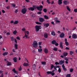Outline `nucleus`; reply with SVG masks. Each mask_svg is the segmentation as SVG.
Listing matches in <instances>:
<instances>
[{
	"mask_svg": "<svg viewBox=\"0 0 77 77\" xmlns=\"http://www.w3.org/2000/svg\"><path fill=\"white\" fill-rule=\"evenodd\" d=\"M68 54L67 52H64L63 54V55L64 57H66L68 55Z\"/></svg>",
	"mask_w": 77,
	"mask_h": 77,
	"instance_id": "22",
	"label": "nucleus"
},
{
	"mask_svg": "<svg viewBox=\"0 0 77 77\" xmlns=\"http://www.w3.org/2000/svg\"><path fill=\"white\" fill-rule=\"evenodd\" d=\"M6 8H7V9H9L10 8V6H8L6 7Z\"/></svg>",
	"mask_w": 77,
	"mask_h": 77,
	"instance_id": "61",
	"label": "nucleus"
},
{
	"mask_svg": "<svg viewBox=\"0 0 77 77\" xmlns=\"http://www.w3.org/2000/svg\"><path fill=\"white\" fill-rule=\"evenodd\" d=\"M29 66V64L28 63H23V66Z\"/></svg>",
	"mask_w": 77,
	"mask_h": 77,
	"instance_id": "21",
	"label": "nucleus"
},
{
	"mask_svg": "<svg viewBox=\"0 0 77 77\" xmlns=\"http://www.w3.org/2000/svg\"><path fill=\"white\" fill-rule=\"evenodd\" d=\"M28 9L29 11H34V8L33 7H29L28 8Z\"/></svg>",
	"mask_w": 77,
	"mask_h": 77,
	"instance_id": "17",
	"label": "nucleus"
},
{
	"mask_svg": "<svg viewBox=\"0 0 77 77\" xmlns=\"http://www.w3.org/2000/svg\"><path fill=\"white\" fill-rule=\"evenodd\" d=\"M44 37L46 38H47L48 37V34L46 32H45L44 34Z\"/></svg>",
	"mask_w": 77,
	"mask_h": 77,
	"instance_id": "7",
	"label": "nucleus"
},
{
	"mask_svg": "<svg viewBox=\"0 0 77 77\" xmlns=\"http://www.w3.org/2000/svg\"><path fill=\"white\" fill-rule=\"evenodd\" d=\"M36 65L35 64H34L32 65V68L34 70H35L36 69Z\"/></svg>",
	"mask_w": 77,
	"mask_h": 77,
	"instance_id": "24",
	"label": "nucleus"
},
{
	"mask_svg": "<svg viewBox=\"0 0 77 77\" xmlns=\"http://www.w3.org/2000/svg\"><path fill=\"white\" fill-rule=\"evenodd\" d=\"M16 39L19 40H20V38L19 36H17L16 38Z\"/></svg>",
	"mask_w": 77,
	"mask_h": 77,
	"instance_id": "53",
	"label": "nucleus"
},
{
	"mask_svg": "<svg viewBox=\"0 0 77 77\" xmlns=\"http://www.w3.org/2000/svg\"><path fill=\"white\" fill-rule=\"evenodd\" d=\"M49 24L48 23H47L44 25V26H45L46 27H48L49 26Z\"/></svg>",
	"mask_w": 77,
	"mask_h": 77,
	"instance_id": "27",
	"label": "nucleus"
},
{
	"mask_svg": "<svg viewBox=\"0 0 77 77\" xmlns=\"http://www.w3.org/2000/svg\"><path fill=\"white\" fill-rule=\"evenodd\" d=\"M43 11L45 13H47V10L46 8H44L43 9Z\"/></svg>",
	"mask_w": 77,
	"mask_h": 77,
	"instance_id": "32",
	"label": "nucleus"
},
{
	"mask_svg": "<svg viewBox=\"0 0 77 77\" xmlns=\"http://www.w3.org/2000/svg\"><path fill=\"white\" fill-rule=\"evenodd\" d=\"M11 38L12 41H14V37H11Z\"/></svg>",
	"mask_w": 77,
	"mask_h": 77,
	"instance_id": "47",
	"label": "nucleus"
},
{
	"mask_svg": "<svg viewBox=\"0 0 77 77\" xmlns=\"http://www.w3.org/2000/svg\"><path fill=\"white\" fill-rule=\"evenodd\" d=\"M66 77H71L70 74H67L66 76Z\"/></svg>",
	"mask_w": 77,
	"mask_h": 77,
	"instance_id": "39",
	"label": "nucleus"
},
{
	"mask_svg": "<svg viewBox=\"0 0 77 77\" xmlns=\"http://www.w3.org/2000/svg\"><path fill=\"white\" fill-rule=\"evenodd\" d=\"M41 63L42 65H45L46 64V62L45 61L42 62Z\"/></svg>",
	"mask_w": 77,
	"mask_h": 77,
	"instance_id": "40",
	"label": "nucleus"
},
{
	"mask_svg": "<svg viewBox=\"0 0 77 77\" xmlns=\"http://www.w3.org/2000/svg\"><path fill=\"white\" fill-rule=\"evenodd\" d=\"M63 3L64 5H66L69 4V2L68 0H64L63 2Z\"/></svg>",
	"mask_w": 77,
	"mask_h": 77,
	"instance_id": "4",
	"label": "nucleus"
},
{
	"mask_svg": "<svg viewBox=\"0 0 77 77\" xmlns=\"http://www.w3.org/2000/svg\"><path fill=\"white\" fill-rule=\"evenodd\" d=\"M44 18L45 19L48 20L49 19V17L46 15H45L44 16Z\"/></svg>",
	"mask_w": 77,
	"mask_h": 77,
	"instance_id": "26",
	"label": "nucleus"
},
{
	"mask_svg": "<svg viewBox=\"0 0 77 77\" xmlns=\"http://www.w3.org/2000/svg\"><path fill=\"white\" fill-rule=\"evenodd\" d=\"M39 20L40 22L42 23L45 21L44 18L42 17H39Z\"/></svg>",
	"mask_w": 77,
	"mask_h": 77,
	"instance_id": "6",
	"label": "nucleus"
},
{
	"mask_svg": "<svg viewBox=\"0 0 77 77\" xmlns=\"http://www.w3.org/2000/svg\"><path fill=\"white\" fill-rule=\"evenodd\" d=\"M22 30L23 31H26V29L25 28H22Z\"/></svg>",
	"mask_w": 77,
	"mask_h": 77,
	"instance_id": "63",
	"label": "nucleus"
},
{
	"mask_svg": "<svg viewBox=\"0 0 77 77\" xmlns=\"http://www.w3.org/2000/svg\"><path fill=\"white\" fill-rule=\"evenodd\" d=\"M65 36V34L64 33H61L60 35V37L61 38H63Z\"/></svg>",
	"mask_w": 77,
	"mask_h": 77,
	"instance_id": "14",
	"label": "nucleus"
},
{
	"mask_svg": "<svg viewBox=\"0 0 77 77\" xmlns=\"http://www.w3.org/2000/svg\"><path fill=\"white\" fill-rule=\"evenodd\" d=\"M74 12H75V13H77V9H74Z\"/></svg>",
	"mask_w": 77,
	"mask_h": 77,
	"instance_id": "62",
	"label": "nucleus"
},
{
	"mask_svg": "<svg viewBox=\"0 0 77 77\" xmlns=\"http://www.w3.org/2000/svg\"><path fill=\"white\" fill-rule=\"evenodd\" d=\"M18 9H17L15 11V13H17L18 12Z\"/></svg>",
	"mask_w": 77,
	"mask_h": 77,
	"instance_id": "57",
	"label": "nucleus"
},
{
	"mask_svg": "<svg viewBox=\"0 0 77 77\" xmlns=\"http://www.w3.org/2000/svg\"><path fill=\"white\" fill-rule=\"evenodd\" d=\"M13 33L14 35H15L17 33V32L16 30H14L13 32Z\"/></svg>",
	"mask_w": 77,
	"mask_h": 77,
	"instance_id": "38",
	"label": "nucleus"
},
{
	"mask_svg": "<svg viewBox=\"0 0 77 77\" xmlns=\"http://www.w3.org/2000/svg\"><path fill=\"white\" fill-rule=\"evenodd\" d=\"M61 70L60 68L59 67V69H58V72H61Z\"/></svg>",
	"mask_w": 77,
	"mask_h": 77,
	"instance_id": "44",
	"label": "nucleus"
},
{
	"mask_svg": "<svg viewBox=\"0 0 77 77\" xmlns=\"http://www.w3.org/2000/svg\"><path fill=\"white\" fill-rule=\"evenodd\" d=\"M55 45L56 46H58L59 45V44L58 43H57V42L55 44Z\"/></svg>",
	"mask_w": 77,
	"mask_h": 77,
	"instance_id": "55",
	"label": "nucleus"
},
{
	"mask_svg": "<svg viewBox=\"0 0 77 77\" xmlns=\"http://www.w3.org/2000/svg\"><path fill=\"white\" fill-rule=\"evenodd\" d=\"M65 43L66 45V46H68L69 45V44L68 42H65Z\"/></svg>",
	"mask_w": 77,
	"mask_h": 77,
	"instance_id": "41",
	"label": "nucleus"
},
{
	"mask_svg": "<svg viewBox=\"0 0 77 77\" xmlns=\"http://www.w3.org/2000/svg\"><path fill=\"white\" fill-rule=\"evenodd\" d=\"M54 20L56 21V20H58V18L57 17H55L54 18Z\"/></svg>",
	"mask_w": 77,
	"mask_h": 77,
	"instance_id": "60",
	"label": "nucleus"
},
{
	"mask_svg": "<svg viewBox=\"0 0 77 77\" xmlns=\"http://www.w3.org/2000/svg\"><path fill=\"white\" fill-rule=\"evenodd\" d=\"M72 38L73 39L77 38V34H73L72 36Z\"/></svg>",
	"mask_w": 77,
	"mask_h": 77,
	"instance_id": "9",
	"label": "nucleus"
},
{
	"mask_svg": "<svg viewBox=\"0 0 77 77\" xmlns=\"http://www.w3.org/2000/svg\"><path fill=\"white\" fill-rule=\"evenodd\" d=\"M51 75L52 76H53L55 75V73L54 72H51Z\"/></svg>",
	"mask_w": 77,
	"mask_h": 77,
	"instance_id": "45",
	"label": "nucleus"
},
{
	"mask_svg": "<svg viewBox=\"0 0 77 77\" xmlns=\"http://www.w3.org/2000/svg\"><path fill=\"white\" fill-rule=\"evenodd\" d=\"M62 1L63 0H58V4L59 5H60L62 4Z\"/></svg>",
	"mask_w": 77,
	"mask_h": 77,
	"instance_id": "20",
	"label": "nucleus"
},
{
	"mask_svg": "<svg viewBox=\"0 0 77 77\" xmlns=\"http://www.w3.org/2000/svg\"><path fill=\"white\" fill-rule=\"evenodd\" d=\"M27 11V9L26 8H23L21 10V12L23 14H25Z\"/></svg>",
	"mask_w": 77,
	"mask_h": 77,
	"instance_id": "2",
	"label": "nucleus"
},
{
	"mask_svg": "<svg viewBox=\"0 0 77 77\" xmlns=\"http://www.w3.org/2000/svg\"><path fill=\"white\" fill-rule=\"evenodd\" d=\"M64 59H65V60L66 61H68V59H67V57H65L64 58Z\"/></svg>",
	"mask_w": 77,
	"mask_h": 77,
	"instance_id": "52",
	"label": "nucleus"
},
{
	"mask_svg": "<svg viewBox=\"0 0 77 77\" xmlns=\"http://www.w3.org/2000/svg\"><path fill=\"white\" fill-rule=\"evenodd\" d=\"M8 54V52H5L2 54V55L5 56L7 55Z\"/></svg>",
	"mask_w": 77,
	"mask_h": 77,
	"instance_id": "30",
	"label": "nucleus"
},
{
	"mask_svg": "<svg viewBox=\"0 0 77 77\" xmlns=\"http://www.w3.org/2000/svg\"><path fill=\"white\" fill-rule=\"evenodd\" d=\"M38 10L40 11H41L42 10V8H43V6L42 5H40L39 6H38Z\"/></svg>",
	"mask_w": 77,
	"mask_h": 77,
	"instance_id": "5",
	"label": "nucleus"
},
{
	"mask_svg": "<svg viewBox=\"0 0 77 77\" xmlns=\"http://www.w3.org/2000/svg\"><path fill=\"white\" fill-rule=\"evenodd\" d=\"M19 21L18 20H16L14 22V24H18Z\"/></svg>",
	"mask_w": 77,
	"mask_h": 77,
	"instance_id": "29",
	"label": "nucleus"
},
{
	"mask_svg": "<svg viewBox=\"0 0 77 77\" xmlns=\"http://www.w3.org/2000/svg\"><path fill=\"white\" fill-rule=\"evenodd\" d=\"M35 31L36 32H38L42 29L41 26L38 25H36L35 27Z\"/></svg>",
	"mask_w": 77,
	"mask_h": 77,
	"instance_id": "1",
	"label": "nucleus"
},
{
	"mask_svg": "<svg viewBox=\"0 0 77 77\" xmlns=\"http://www.w3.org/2000/svg\"><path fill=\"white\" fill-rule=\"evenodd\" d=\"M54 65L52 64H51V69H52L54 67Z\"/></svg>",
	"mask_w": 77,
	"mask_h": 77,
	"instance_id": "36",
	"label": "nucleus"
},
{
	"mask_svg": "<svg viewBox=\"0 0 77 77\" xmlns=\"http://www.w3.org/2000/svg\"><path fill=\"white\" fill-rule=\"evenodd\" d=\"M60 48L61 49H63V43L62 42H60Z\"/></svg>",
	"mask_w": 77,
	"mask_h": 77,
	"instance_id": "10",
	"label": "nucleus"
},
{
	"mask_svg": "<svg viewBox=\"0 0 77 77\" xmlns=\"http://www.w3.org/2000/svg\"><path fill=\"white\" fill-rule=\"evenodd\" d=\"M66 9L69 12H71V9L69 8V6H66Z\"/></svg>",
	"mask_w": 77,
	"mask_h": 77,
	"instance_id": "28",
	"label": "nucleus"
},
{
	"mask_svg": "<svg viewBox=\"0 0 77 77\" xmlns=\"http://www.w3.org/2000/svg\"><path fill=\"white\" fill-rule=\"evenodd\" d=\"M44 52L45 54H48V49L45 48L44 50Z\"/></svg>",
	"mask_w": 77,
	"mask_h": 77,
	"instance_id": "11",
	"label": "nucleus"
},
{
	"mask_svg": "<svg viewBox=\"0 0 77 77\" xmlns=\"http://www.w3.org/2000/svg\"><path fill=\"white\" fill-rule=\"evenodd\" d=\"M26 34L27 35H28L29 34V32L28 31H27L26 32Z\"/></svg>",
	"mask_w": 77,
	"mask_h": 77,
	"instance_id": "59",
	"label": "nucleus"
},
{
	"mask_svg": "<svg viewBox=\"0 0 77 77\" xmlns=\"http://www.w3.org/2000/svg\"><path fill=\"white\" fill-rule=\"evenodd\" d=\"M69 54L70 55H72L74 54V52L73 51H70L69 52Z\"/></svg>",
	"mask_w": 77,
	"mask_h": 77,
	"instance_id": "37",
	"label": "nucleus"
},
{
	"mask_svg": "<svg viewBox=\"0 0 77 77\" xmlns=\"http://www.w3.org/2000/svg\"><path fill=\"white\" fill-rule=\"evenodd\" d=\"M59 63H60V65H62L63 64H64L65 63V60H61L60 61Z\"/></svg>",
	"mask_w": 77,
	"mask_h": 77,
	"instance_id": "19",
	"label": "nucleus"
},
{
	"mask_svg": "<svg viewBox=\"0 0 77 77\" xmlns=\"http://www.w3.org/2000/svg\"><path fill=\"white\" fill-rule=\"evenodd\" d=\"M22 68L21 67V66H20L19 68V71H21L22 70Z\"/></svg>",
	"mask_w": 77,
	"mask_h": 77,
	"instance_id": "46",
	"label": "nucleus"
},
{
	"mask_svg": "<svg viewBox=\"0 0 77 77\" xmlns=\"http://www.w3.org/2000/svg\"><path fill=\"white\" fill-rule=\"evenodd\" d=\"M51 24H52L53 25H54L55 24L54 21H51Z\"/></svg>",
	"mask_w": 77,
	"mask_h": 77,
	"instance_id": "58",
	"label": "nucleus"
},
{
	"mask_svg": "<svg viewBox=\"0 0 77 77\" xmlns=\"http://www.w3.org/2000/svg\"><path fill=\"white\" fill-rule=\"evenodd\" d=\"M12 71L14 72V73H15L16 74H18L17 71H16L15 68H13V69H12Z\"/></svg>",
	"mask_w": 77,
	"mask_h": 77,
	"instance_id": "16",
	"label": "nucleus"
},
{
	"mask_svg": "<svg viewBox=\"0 0 77 77\" xmlns=\"http://www.w3.org/2000/svg\"><path fill=\"white\" fill-rule=\"evenodd\" d=\"M17 46H18V45L17 44H14V47H15V49H18Z\"/></svg>",
	"mask_w": 77,
	"mask_h": 77,
	"instance_id": "31",
	"label": "nucleus"
},
{
	"mask_svg": "<svg viewBox=\"0 0 77 77\" xmlns=\"http://www.w3.org/2000/svg\"><path fill=\"white\" fill-rule=\"evenodd\" d=\"M65 50H69V48H68L67 47H66L65 48Z\"/></svg>",
	"mask_w": 77,
	"mask_h": 77,
	"instance_id": "56",
	"label": "nucleus"
},
{
	"mask_svg": "<svg viewBox=\"0 0 77 77\" xmlns=\"http://www.w3.org/2000/svg\"><path fill=\"white\" fill-rule=\"evenodd\" d=\"M13 60L15 63H16L17 62V58L16 57H15L13 58Z\"/></svg>",
	"mask_w": 77,
	"mask_h": 77,
	"instance_id": "18",
	"label": "nucleus"
},
{
	"mask_svg": "<svg viewBox=\"0 0 77 77\" xmlns=\"http://www.w3.org/2000/svg\"><path fill=\"white\" fill-rule=\"evenodd\" d=\"M62 67L63 68V70L65 71H67V69L66 68H65V66L64 64H63L62 65Z\"/></svg>",
	"mask_w": 77,
	"mask_h": 77,
	"instance_id": "13",
	"label": "nucleus"
},
{
	"mask_svg": "<svg viewBox=\"0 0 77 77\" xmlns=\"http://www.w3.org/2000/svg\"><path fill=\"white\" fill-rule=\"evenodd\" d=\"M42 42H39L38 43V46H41L42 45Z\"/></svg>",
	"mask_w": 77,
	"mask_h": 77,
	"instance_id": "48",
	"label": "nucleus"
},
{
	"mask_svg": "<svg viewBox=\"0 0 77 77\" xmlns=\"http://www.w3.org/2000/svg\"><path fill=\"white\" fill-rule=\"evenodd\" d=\"M7 65V66H11L12 63L11 62L9 61L8 62Z\"/></svg>",
	"mask_w": 77,
	"mask_h": 77,
	"instance_id": "23",
	"label": "nucleus"
},
{
	"mask_svg": "<svg viewBox=\"0 0 77 77\" xmlns=\"http://www.w3.org/2000/svg\"><path fill=\"white\" fill-rule=\"evenodd\" d=\"M35 17V14H32L31 15L32 17Z\"/></svg>",
	"mask_w": 77,
	"mask_h": 77,
	"instance_id": "42",
	"label": "nucleus"
},
{
	"mask_svg": "<svg viewBox=\"0 0 77 77\" xmlns=\"http://www.w3.org/2000/svg\"><path fill=\"white\" fill-rule=\"evenodd\" d=\"M47 2L48 4H50V2L49 1V0H47L46 1Z\"/></svg>",
	"mask_w": 77,
	"mask_h": 77,
	"instance_id": "50",
	"label": "nucleus"
},
{
	"mask_svg": "<svg viewBox=\"0 0 77 77\" xmlns=\"http://www.w3.org/2000/svg\"><path fill=\"white\" fill-rule=\"evenodd\" d=\"M55 65H57L60 64V63L58 62H56L55 63Z\"/></svg>",
	"mask_w": 77,
	"mask_h": 77,
	"instance_id": "49",
	"label": "nucleus"
},
{
	"mask_svg": "<svg viewBox=\"0 0 77 77\" xmlns=\"http://www.w3.org/2000/svg\"><path fill=\"white\" fill-rule=\"evenodd\" d=\"M46 73L48 74H51V71H48L46 72Z\"/></svg>",
	"mask_w": 77,
	"mask_h": 77,
	"instance_id": "35",
	"label": "nucleus"
},
{
	"mask_svg": "<svg viewBox=\"0 0 77 77\" xmlns=\"http://www.w3.org/2000/svg\"><path fill=\"white\" fill-rule=\"evenodd\" d=\"M38 51L39 52H41L42 51V48L38 49Z\"/></svg>",
	"mask_w": 77,
	"mask_h": 77,
	"instance_id": "33",
	"label": "nucleus"
},
{
	"mask_svg": "<svg viewBox=\"0 0 77 77\" xmlns=\"http://www.w3.org/2000/svg\"><path fill=\"white\" fill-rule=\"evenodd\" d=\"M11 5L14 7V8L16 6L15 4H14V3L12 4Z\"/></svg>",
	"mask_w": 77,
	"mask_h": 77,
	"instance_id": "54",
	"label": "nucleus"
},
{
	"mask_svg": "<svg viewBox=\"0 0 77 77\" xmlns=\"http://www.w3.org/2000/svg\"><path fill=\"white\" fill-rule=\"evenodd\" d=\"M51 44L53 45H55L56 43V41L55 40H53L51 41Z\"/></svg>",
	"mask_w": 77,
	"mask_h": 77,
	"instance_id": "25",
	"label": "nucleus"
},
{
	"mask_svg": "<svg viewBox=\"0 0 77 77\" xmlns=\"http://www.w3.org/2000/svg\"><path fill=\"white\" fill-rule=\"evenodd\" d=\"M32 46L34 48H36L38 46V43L36 41H34L32 44Z\"/></svg>",
	"mask_w": 77,
	"mask_h": 77,
	"instance_id": "3",
	"label": "nucleus"
},
{
	"mask_svg": "<svg viewBox=\"0 0 77 77\" xmlns=\"http://www.w3.org/2000/svg\"><path fill=\"white\" fill-rule=\"evenodd\" d=\"M73 71V69L72 68L70 69L69 71L70 72H72Z\"/></svg>",
	"mask_w": 77,
	"mask_h": 77,
	"instance_id": "43",
	"label": "nucleus"
},
{
	"mask_svg": "<svg viewBox=\"0 0 77 77\" xmlns=\"http://www.w3.org/2000/svg\"><path fill=\"white\" fill-rule=\"evenodd\" d=\"M38 14H42V12L41 11H39L38 13Z\"/></svg>",
	"mask_w": 77,
	"mask_h": 77,
	"instance_id": "51",
	"label": "nucleus"
},
{
	"mask_svg": "<svg viewBox=\"0 0 77 77\" xmlns=\"http://www.w3.org/2000/svg\"><path fill=\"white\" fill-rule=\"evenodd\" d=\"M0 77H3V73L1 74V75L0 76Z\"/></svg>",
	"mask_w": 77,
	"mask_h": 77,
	"instance_id": "64",
	"label": "nucleus"
},
{
	"mask_svg": "<svg viewBox=\"0 0 77 77\" xmlns=\"http://www.w3.org/2000/svg\"><path fill=\"white\" fill-rule=\"evenodd\" d=\"M53 50L54 51H57L58 50V48L56 47H55L53 49Z\"/></svg>",
	"mask_w": 77,
	"mask_h": 77,
	"instance_id": "34",
	"label": "nucleus"
},
{
	"mask_svg": "<svg viewBox=\"0 0 77 77\" xmlns=\"http://www.w3.org/2000/svg\"><path fill=\"white\" fill-rule=\"evenodd\" d=\"M60 67V66H55L54 67V69L55 70V71H57V68H59Z\"/></svg>",
	"mask_w": 77,
	"mask_h": 77,
	"instance_id": "8",
	"label": "nucleus"
},
{
	"mask_svg": "<svg viewBox=\"0 0 77 77\" xmlns=\"http://www.w3.org/2000/svg\"><path fill=\"white\" fill-rule=\"evenodd\" d=\"M32 7L34 9V10L35 9H36L38 10V7L37 5H33L32 6Z\"/></svg>",
	"mask_w": 77,
	"mask_h": 77,
	"instance_id": "12",
	"label": "nucleus"
},
{
	"mask_svg": "<svg viewBox=\"0 0 77 77\" xmlns=\"http://www.w3.org/2000/svg\"><path fill=\"white\" fill-rule=\"evenodd\" d=\"M51 34L52 35L55 36L56 35L55 33L54 30H53L51 31Z\"/></svg>",
	"mask_w": 77,
	"mask_h": 77,
	"instance_id": "15",
	"label": "nucleus"
}]
</instances>
